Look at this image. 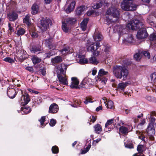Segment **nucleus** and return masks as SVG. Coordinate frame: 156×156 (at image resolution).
Segmentation results:
<instances>
[{
	"mask_svg": "<svg viewBox=\"0 0 156 156\" xmlns=\"http://www.w3.org/2000/svg\"><path fill=\"white\" fill-rule=\"evenodd\" d=\"M106 105L108 108L111 109L113 106V103L112 101H109Z\"/></svg>",
	"mask_w": 156,
	"mask_h": 156,
	"instance_id": "44",
	"label": "nucleus"
},
{
	"mask_svg": "<svg viewBox=\"0 0 156 156\" xmlns=\"http://www.w3.org/2000/svg\"><path fill=\"white\" fill-rule=\"evenodd\" d=\"M131 82L130 81L126 82H122L120 83L118 85L117 89L116 90L120 91V90L123 91L126 87L128 84H130Z\"/></svg>",
	"mask_w": 156,
	"mask_h": 156,
	"instance_id": "12",
	"label": "nucleus"
},
{
	"mask_svg": "<svg viewBox=\"0 0 156 156\" xmlns=\"http://www.w3.org/2000/svg\"><path fill=\"white\" fill-rule=\"evenodd\" d=\"M153 115L155 116H156V113L154 111H152L150 112V114L148 115V119L149 121L151 122L150 124L149 125H154V123L155 120V119Z\"/></svg>",
	"mask_w": 156,
	"mask_h": 156,
	"instance_id": "19",
	"label": "nucleus"
},
{
	"mask_svg": "<svg viewBox=\"0 0 156 156\" xmlns=\"http://www.w3.org/2000/svg\"><path fill=\"white\" fill-rule=\"evenodd\" d=\"M56 123V120L54 119H52L51 120L49 124L51 126H54Z\"/></svg>",
	"mask_w": 156,
	"mask_h": 156,
	"instance_id": "49",
	"label": "nucleus"
},
{
	"mask_svg": "<svg viewBox=\"0 0 156 156\" xmlns=\"http://www.w3.org/2000/svg\"><path fill=\"white\" fill-rule=\"evenodd\" d=\"M145 136H144L143 134H141V135L139 136V138L141 140L143 141H144V142H145Z\"/></svg>",
	"mask_w": 156,
	"mask_h": 156,
	"instance_id": "61",
	"label": "nucleus"
},
{
	"mask_svg": "<svg viewBox=\"0 0 156 156\" xmlns=\"http://www.w3.org/2000/svg\"><path fill=\"white\" fill-rule=\"evenodd\" d=\"M23 107L21 108L22 111H23L24 114H27L30 113L31 112L30 108L29 106H23Z\"/></svg>",
	"mask_w": 156,
	"mask_h": 156,
	"instance_id": "33",
	"label": "nucleus"
},
{
	"mask_svg": "<svg viewBox=\"0 0 156 156\" xmlns=\"http://www.w3.org/2000/svg\"><path fill=\"white\" fill-rule=\"evenodd\" d=\"M76 4V2L74 1H72L68 5L67 8L65 11L67 13H69L72 12L74 9Z\"/></svg>",
	"mask_w": 156,
	"mask_h": 156,
	"instance_id": "17",
	"label": "nucleus"
},
{
	"mask_svg": "<svg viewBox=\"0 0 156 156\" xmlns=\"http://www.w3.org/2000/svg\"><path fill=\"white\" fill-rule=\"evenodd\" d=\"M10 21H13L16 20L18 18V14L15 12H12L8 14Z\"/></svg>",
	"mask_w": 156,
	"mask_h": 156,
	"instance_id": "21",
	"label": "nucleus"
},
{
	"mask_svg": "<svg viewBox=\"0 0 156 156\" xmlns=\"http://www.w3.org/2000/svg\"><path fill=\"white\" fill-rule=\"evenodd\" d=\"M76 21V20L75 18H69L67 19L66 20L65 23H66L69 26H71L73 25V24L75 23Z\"/></svg>",
	"mask_w": 156,
	"mask_h": 156,
	"instance_id": "30",
	"label": "nucleus"
},
{
	"mask_svg": "<svg viewBox=\"0 0 156 156\" xmlns=\"http://www.w3.org/2000/svg\"><path fill=\"white\" fill-rule=\"evenodd\" d=\"M119 131L122 134H126L128 132V128L125 126H122L119 129Z\"/></svg>",
	"mask_w": 156,
	"mask_h": 156,
	"instance_id": "32",
	"label": "nucleus"
},
{
	"mask_svg": "<svg viewBox=\"0 0 156 156\" xmlns=\"http://www.w3.org/2000/svg\"><path fill=\"white\" fill-rule=\"evenodd\" d=\"M7 94L8 97L11 98H14L16 94V90L13 88L9 87L7 90Z\"/></svg>",
	"mask_w": 156,
	"mask_h": 156,
	"instance_id": "13",
	"label": "nucleus"
},
{
	"mask_svg": "<svg viewBox=\"0 0 156 156\" xmlns=\"http://www.w3.org/2000/svg\"><path fill=\"white\" fill-rule=\"evenodd\" d=\"M152 18L153 16H149L147 17V21L148 23L151 24H152V23H153V22L152 20Z\"/></svg>",
	"mask_w": 156,
	"mask_h": 156,
	"instance_id": "46",
	"label": "nucleus"
},
{
	"mask_svg": "<svg viewBox=\"0 0 156 156\" xmlns=\"http://www.w3.org/2000/svg\"><path fill=\"white\" fill-rule=\"evenodd\" d=\"M126 28L129 30H138L136 36L139 39L144 38L148 35L144 23L136 19L130 21L127 25Z\"/></svg>",
	"mask_w": 156,
	"mask_h": 156,
	"instance_id": "1",
	"label": "nucleus"
},
{
	"mask_svg": "<svg viewBox=\"0 0 156 156\" xmlns=\"http://www.w3.org/2000/svg\"><path fill=\"white\" fill-rule=\"evenodd\" d=\"M40 28L43 32L45 31L52 25V21L48 18H43L41 20Z\"/></svg>",
	"mask_w": 156,
	"mask_h": 156,
	"instance_id": "6",
	"label": "nucleus"
},
{
	"mask_svg": "<svg viewBox=\"0 0 156 156\" xmlns=\"http://www.w3.org/2000/svg\"><path fill=\"white\" fill-rule=\"evenodd\" d=\"M51 61L54 63H59L62 61V58L60 56H57L54 58L52 59Z\"/></svg>",
	"mask_w": 156,
	"mask_h": 156,
	"instance_id": "34",
	"label": "nucleus"
},
{
	"mask_svg": "<svg viewBox=\"0 0 156 156\" xmlns=\"http://www.w3.org/2000/svg\"><path fill=\"white\" fill-rule=\"evenodd\" d=\"M150 77L152 81H154L155 83H156V72L152 73Z\"/></svg>",
	"mask_w": 156,
	"mask_h": 156,
	"instance_id": "45",
	"label": "nucleus"
},
{
	"mask_svg": "<svg viewBox=\"0 0 156 156\" xmlns=\"http://www.w3.org/2000/svg\"><path fill=\"white\" fill-rule=\"evenodd\" d=\"M72 82L70 87L71 88L74 89H78L80 88H84L85 87L86 83L84 81H82L80 84L79 86V81L76 77H72L71 78Z\"/></svg>",
	"mask_w": 156,
	"mask_h": 156,
	"instance_id": "5",
	"label": "nucleus"
},
{
	"mask_svg": "<svg viewBox=\"0 0 156 156\" xmlns=\"http://www.w3.org/2000/svg\"><path fill=\"white\" fill-rule=\"evenodd\" d=\"M100 46V45L99 42L93 43L87 47V50L88 51H91L93 52V55L94 56H97L99 54L100 52L97 51L96 50Z\"/></svg>",
	"mask_w": 156,
	"mask_h": 156,
	"instance_id": "7",
	"label": "nucleus"
},
{
	"mask_svg": "<svg viewBox=\"0 0 156 156\" xmlns=\"http://www.w3.org/2000/svg\"><path fill=\"white\" fill-rule=\"evenodd\" d=\"M109 49L110 48L109 47L107 46H105L104 51L106 54H108L109 52Z\"/></svg>",
	"mask_w": 156,
	"mask_h": 156,
	"instance_id": "58",
	"label": "nucleus"
},
{
	"mask_svg": "<svg viewBox=\"0 0 156 156\" xmlns=\"http://www.w3.org/2000/svg\"><path fill=\"white\" fill-rule=\"evenodd\" d=\"M108 72L105 71L103 69H100L98 73V75L97 77V80L101 81V83L105 84L108 80V78L104 76L108 75Z\"/></svg>",
	"mask_w": 156,
	"mask_h": 156,
	"instance_id": "8",
	"label": "nucleus"
},
{
	"mask_svg": "<svg viewBox=\"0 0 156 156\" xmlns=\"http://www.w3.org/2000/svg\"><path fill=\"white\" fill-rule=\"evenodd\" d=\"M149 39L151 44H156V33H153L150 34Z\"/></svg>",
	"mask_w": 156,
	"mask_h": 156,
	"instance_id": "25",
	"label": "nucleus"
},
{
	"mask_svg": "<svg viewBox=\"0 0 156 156\" xmlns=\"http://www.w3.org/2000/svg\"><path fill=\"white\" fill-rule=\"evenodd\" d=\"M69 48L68 46H66L64 47L63 49L61 50L60 52L61 53H64V51H65V52L68 53L69 51Z\"/></svg>",
	"mask_w": 156,
	"mask_h": 156,
	"instance_id": "55",
	"label": "nucleus"
},
{
	"mask_svg": "<svg viewBox=\"0 0 156 156\" xmlns=\"http://www.w3.org/2000/svg\"><path fill=\"white\" fill-rule=\"evenodd\" d=\"M106 3L105 1L104 0H101L99 2L97 3L95 5L93 6L94 9H98L101 7L102 5H106Z\"/></svg>",
	"mask_w": 156,
	"mask_h": 156,
	"instance_id": "23",
	"label": "nucleus"
},
{
	"mask_svg": "<svg viewBox=\"0 0 156 156\" xmlns=\"http://www.w3.org/2000/svg\"><path fill=\"white\" fill-rule=\"evenodd\" d=\"M31 51L36 53L38 51H40L41 50V48L40 46H33L30 49Z\"/></svg>",
	"mask_w": 156,
	"mask_h": 156,
	"instance_id": "27",
	"label": "nucleus"
},
{
	"mask_svg": "<svg viewBox=\"0 0 156 156\" xmlns=\"http://www.w3.org/2000/svg\"><path fill=\"white\" fill-rule=\"evenodd\" d=\"M80 63L82 64L88 63V60L85 58H80L79 60Z\"/></svg>",
	"mask_w": 156,
	"mask_h": 156,
	"instance_id": "47",
	"label": "nucleus"
},
{
	"mask_svg": "<svg viewBox=\"0 0 156 156\" xmlns=\"http://www.w3.org/2000/svg\"><path fill=\"white\" fill-rule=\"evenodd\" d=\"M23 22L28 25H29L30 23V17L28 15L25 16V17L23 19Z\"/></svg>",
	"mask_w": 156,
	"mask_h": 156,
	"instance_id": "35",
	"label": "nucleus"
},
{
	"mask_svg": "<svg viewBox=\"0 0 156 156\" xmlns=\"http://www.w3.org/2000/svg\"><path fill=\"white\" fill-rule=\"evenodd\" d=\"M53 50H51L50 51L46 53H45V54L46 55V58H50V57L54 55L55 54V52L53 51Z\"/></svg>",
	"mask_w": 156,
	"mask_h": 156,
	"instance_id": "36",
	"label": "nucleus"
},
{
	"mask_svg": "<svg viewBox=\"0 0 156 156\" xmlns=\"http://www.w3.org/2000/svg\"><path fill=\"white\" fill-rule=\"evenodd\" d=\"M112 124H113V126H112V129L113 128L114 125L115 126L116 124V122H114V119H109L107 120L106 123L105 124V130H106V132L110 130L108 129H109V126H112ZM111 128H110V130H111Z\"/></svg>",
	"mask_w": 156,
	"mask_h": 156,
	"instance_id": "16",
	"label": "nucleus"
},
{
	"mask_svg": "<svg viewBox=\"0 0 156 156\" xmlns=\"http://www.w3.org/2000/svg\"><path fill=\"white\" fill-rule=\"evenodd\" d=\"M25 69L31 73H33L34 72V70L32 67L30 66H28L25 68Z\"/></svg>",
	"mask_w": 156,
	"mask_h": 156,
	"instance_id": "57",
	"label": "nucleus"
},
{
	"mask_svg": "<svg viewBox=\"0 0 156 156\" xmlns=\"http://www.w3.org/2000/svg\"><path fill=\"white\" fill-rule=\"evenodd\" d=\"M52 38L49 37L48 39L45 40V44L47 47H48L49 49L54 50L56 48V44L52 43Z\"/></svg>",
	"mask_w": 156,
	"mask_h": 156,
	"instance_id": "11",
	"label": "nucleus"
},
{
	"mask_svg": "<svg viewBox=\"0 0 156 156\" xmlns=\"http://www.w3.org/2000/svg\"><path fill=\"white\" fill-rule=\"evenodd\" d=\"M38 11V6L36 4H34L31 8V12L33 15L37 14Z\"/></svg>",
	"mask_w": 156,
	"mask_h": 156,
	"instance_id": "26",
	"label": "nucleus"
},
{
	"mask_svg": "<svg viewBox=\"0 0 156 156\" xmlns=\"http://www.w3.org/2000/svg\"><path fill=\"white\" fill-rule=\"evenodd\" d=\"M143 147V145L141 144L138 145L137 146V150L139 152H142L143 151L142 149Z\"/></svg>",
	"mask_w": 156,
	"mask_h": 156,
	"instance_id": "54",
	"label": "nucleus"
},
{
	"mask_svg": "<svg viewBox=\"0 0 156 156\" xmlns=\"http://www.w3.org/2000/svg\"><path fill=\"white\" fill-rule=\"evenodd\" d=\"M88 63L97 65L99 63L98 61L94 56H92L89 58Z\"/></svg>",
	"mask_w": 156,
	"mask_h": 156,
	"instance_id": "24",
	"label": "nucleus"
},
{
	"mask_svg": "<svg viewBox=\"0 0 156 156\" xmlns=\"http://www.w3.org/2000/svg\"><path fill=\"white\" fill-rule=\"evenodd\" d=\"M141 54L144 55L145 57H147L148 59L150 58V53L147 51H143Z\"/></svg>",
	"mask_w": 156,
	"mask_h": 156,
	"instance_id": "42",
	"label": "nucleus"
},
{
	"mask_svg": "<svg viewBox=\"0 0 156 156\" xmlns=\"http://www.w3.org/2000/svg\"><path fill=\"white\" fill-rule=\"evenodd\" d=\"M25 33V31L24 29L20 28L17 31L16 34L18 36H20L24 34Z\"/></svg>",
	"mask_w": 156,
	"mask_h": 156,
	"instance_id": "37",
	"label": "nucleus"
},
{
	"mask_svg": "<svg viewBox=\"0 0 156 156\" xmlns=\"http://www.w3.org/2000/svg\"><path fill=\"white\" fill-rule=\"evenodd\" d=\"M94 131L97 133L99 134L102 131L101 126L99 124L95 125L94 127Z\"/></svg>",
	"mask_w": 156,
	"mask_h": 156,
	"instance_id": "29",
	"label": "nucleus"
},
{
	"mask_svg": "<svg viewBox=\"0 0 156 156\" xmlns=\"http://www.w3.org/2000/svg\"><path fill=\"white\" fill-rule=\"evenodd\" d=\"M40 71L41 74L43 76L46 74V69L44 67H41Z\"/></svg>",
	"mask_w": 156,
	"mask_h": 156,
	"instance_id": "50",
	"label": "nucleus"
},
{
	"mask_svg": "<svg viewBox=\"0 0 156 156\" xmlns=\"http://www.w3.org/2000/svg\"><path fill=\"white\" fill-rule=\"evenodd\" d=\"M147 130L149 136H152L155 133V130L153 125H149Z\"/></svg>",
	"mask_w": 156,
	"mask_h": 156,
	"instance_id": "18",
	"label": "nucleus"
},
{
	"mask_svg": "<svg viewBox=\"0 0 156 156\" xmlns=\"http://www.w3.org/2000/svg\"><path fill=\"white\" fill-rule=\"evenodd\" d=\"M146 98L147 100L150 101H153L154 98L150 96H146Z\"/></svg>",
	"mask_w": 156,
	"mask_h": 156,
	"instance_id": "59",
	"label": "nucleus"
},
{
	"mask_svg": "<svg viewBox=\"0 0 156 156\" xmlns=\"http://www.w3.org/2000/svg\"><path fill=\"white\" fill-rule=\"evenodd\" d=\"M102 108L101 106H99L98 107L96 108V111L97 112H98L99 111L102 110Z\"/></svg>",
	"mask_w": 156,
	"mask_h": 156,
	"instance_id": "63",
	"label": "nucleus"
},
{
	"mask_svg": "<svg viewBox=\"0 0 156 156\" xmlns=\"http://www.w3.org/2000/svg\"><path fill=\"white\" fill-rule=\"evenodd\" d=\"M133 156H144L143 154H134Z\"/></svg>",
	"mask_w": 156,
	"mask_h": 156,
	"instance_id": "64",
	"label": "nucleus"
},
{
	"mask_svg": "<svg viewBox=\"0 0 156 156\" xmlns=\"http://www.w3.org/2000/svg\"><path fill=\"white\" fill-rule=\"evenodd\" d=\"M113 73L117 79H121L123 77L124 80L126 79L129 74L128 71L125 66L117 65L113 67Z\"/></svg>",
	"mask_w": 156,
	"mask_h": 156,
	"instance_id": "3",
	"label": "nucleus"
},
{
	"mask_svg": "<svg viewBox=\"0 0 156 156\" xmlns=\"http://www.w3.org/2000/svg\"><path fill=\"white\" fill-rule=\"evenodd\" d=\"M92 99L90 98H86V99H85V101H84V103L86 104H87L89 103L92 102L91 101Z\"/></svg>",
	"mask_w": 156,
	"mask_h": 156,
	"instance_id": "56",
	"label": "nucleus"
},
{
	"mask_svg": "<svg viewBox=\"0 0 156 156\" xmlns=\"http://www.w3.org/2000/svg\"><path fill=\"white\" fill-rule=\"evenodd\" d=\"M117 27L116 30L118 32L119 36L126 33H124L126 30V29L124 28L123 26L122 25H117Z\"/></svg>",
	"mask_w": 156,
	"mask_h": 156,
	"instance_id": "22",
	"label": "nucleus"
},
{
	"mask_svg": "<svg viewBox=\"0 0 156 156\" xmlns=\"http://www.w3.org/2000/svg\"><path fill=\"white\" fill-rule=\"evenodd\" d=\"M3 60L5 62L10 63H12L14 62L13 59L9 57H6V58H4L3 59Z\"/></svg>",
	"mask_w": 156,
	"mask_h": 156,
	"instance_id": "43",
	"label": "nucleus"
},
{
	"mask_svg": "<svg viewBox=\"0 0 156 156\" xmlns=\"http://www.w3.org/2000/svg\"><path fill=\"white\" fill-rule=\"evenodd\" d=\"M39 121L40 122L41 125L43 126L45 121V116H42L41 119L39 120Z\"/></svg>",
	"mask_w": 156,
	"mask_h": 156,
	"instance_id": "52",
	"label": "nucleus"
},
{
	"mask_svg": "<svg viewBox=\"0 0 156 156\" xmlns=\"http://www.w3.org/2000/svg\"><path fill=\"white\" fill-rule=\"evenodd\" d=\"M30 34L32 37L33 38H36L38 37V34L36 32L31 31L30 32Z\"/></svg>",
	"mask_w": 156,
	"mask_h": 156,
	"instance_id": "53",
	"label": "nucleus"
},
{
	"mask_svg": "<svg viewBox=\"0 0 156 156\" xmlns=\"http://www.w3.org/2000/svg\"><path fill=\"white\" fill-rule=\"evenodd\" d=\"M134 0H123L121 4L122 8L125 11H134L136 10L137 5L133 3Z\"/></svg>",
	"mask_w": 156,
	"mask_h": 156,
	"instance_id": "4",
	"label": "nucleus"
},
{
	"mask_svg": "<svg viewBox=\"0 0 156 156\" xmlns=\"http://www.w3.org/2000/svg\"><path fill=\"white\" fill-rule=\"evenodd\" d=\"M58 110V105L55 103L51 104L49 108L48 112L50 113L54 114L57 113Z\"/></svg>",
	"mask_w": 156,
	"mask_h": 156,
	"instance_id": "14",
	"label": "nucleus"
},
{
	"mask_svg": "<svg viewBox=\"0 0 156 156\" xmlns=\"http://www.w3.org/2000/svg\"><path fill=\"white\" fill-rule=\"evenodd\" d=\"M125 147H126L129 148L133 149L134 148L133 144L132 143H129L126 144L125 143Z\"/></svg>",
	"mask_w": 156,
	"mask_h": 156,
	"instance_id": "51",
	"label": "nucleus"
},
{
	"mask_svg": "<svg viewBox=\"0 0 156 156\" xmlns=\"http://www.w3.org/2000/svg\"><path fill=\"white\" fill-rule=\"evenodd\" d=\"M85 6L83 5L81 6L78 7L76 10V15H80L84 11Z\"/></svg>",
	"mask_w": 156,
	"mask_h": 156,
	"instance_id": "28",
	"label": "nucleus"
},
{
	"mask_svg": "<svg viewBox=\"0 0 156 156\" xmlns=\"http://www.w3.org/2000/svg\"><path fill=\"white\" fill-rule=\"evenodd\" d=\"M67 67V65L62 63L58 65L56 71L57 77L60 83L65 85H68L67 78L66 76V73Z\"/></svg>",
	"mask_w": 156,
	"mask_h": 156,
	"instance_id": "2",
	"label": "nucleus"
},
{
	"mask_svg": "<svg viewBox=\"0 0 156 156\" xmlns=\"http://www.w3.org/2000/svg\"><path fill=\"white\" fill-rule=\"evenodd\" d=\"M89 20L88 18H84L81 23L80 26L83 31H85L86 30Z\"/></svg>",
	"mask_w": 156,
	"mask_h": 156,
	"instance_id": "20",
	"label": "nucleus"
},
{
	"mask_svg": "<svg viewBox=\"0 0 156 156\" xmlns=\"http://www.w3.org/2000/svg\"><path fill=\"white\" fill-rule=\"evenodd\" d=\"M93 37L94 40L96 41H100L103 38L102 34L98 30H95Z\"/></svg>",
	"mask_w": 156,
	"mask_h": 156,
	"instance_id": "15",
	"label": "nucleus"
},
{
	"mask_svg": "<svg viewBox=\"0 0 156 156\" xmlns=\"http://www.w3.org/2000/svg\"><path fill=\"white\" fill-rule=\"evenodd\" d=\"M91 146V144H89L88 146H87V147L85 148L84 150L82 151V152H81V154H84L87 152L90 149Z\"/></svg>",
	"mask_w": 156,
	"mask_h": 156,
	"instance_id": "39",
	"label": "nucleus"
},
{
	"mask_svg": "<svg viewBox=\"0 0 156 156\" xmlns=\"http://www.w3.org/2000/svg\"><path fill=\"white\" fill-rule=\"evenodd\" d=\"M32 61L34 64L40 62L41 60V59L37 57H34L32 58Z\"/></svg>",
	"mask_w": 156,
	"mask_h": 156,
	"instance_id": "38",
	"label": "nucleus"
},
{
	"mask_svg": "<svg viewBox=\"0 0 156 156\" xmlns=\"http://www.w3.org/2000/svg\"><path fill=\"white\" fill-rule=\"evenodd\" d=\"M52 152L54 154H57L58 152V148L56 146L52 147L51 149Z\"/></svg>",
	"mask_w": 156,
	"mask_h": 156,
	"instance_id": "41",
	"label": "nucleus"
},
{
	"mask_svg": "<svg viewBox=\"0 0 156 156\" xmlns=\"http://www.w3.org/2000/svg\"><path fill=\"white\" fill-rule=\"evenodd\" d=\"M8 27L9 30L10 32H12L14 31V28L11 26V24L9 23H8Z\"/></svg>",
	"mask_w": 156,
	"mask_h": 156,
	"instance_id": "60",
	"label": "nucleus"
},
{
	"mask_svg": "<svg viewBox=\"0 0 156 156\" xmlns=\"http://www.w3.org/2000/svg\"><path fill=\"white\" fill-rule=\"evenodd\" d=\"M22 95L20 100L19 101L21 106L26 105L30 101V98L28 94L26 93H24L23 94L21 91Z\"/></svg>",
	"mask_w": 156,
	"mask_h": 156,
	"instance_id": "9",
	"label": "nucleus"
},
{
	"mask_svg": "<svg viewBox=\"0 0 156 156\" xmlns=\"http://www.w3.org/2000/svg\"><path fill=\"white\" fill-rule=\"evenodd\" d=\"M107 14L111 15L114 17L118 18L119 15V11L115 7H111L106 11Z\"/></svg>",
	"mask_w": 156,
	"mask_h": 156,
	"instance_id": "10",
	"label": "nucleus"
},
{
	"mask_svg": "<svg viewBox=\"0 0 156 156\" xmlns=\"http://www.w3.org/2000/svg\"><path fill=\"white\" fill-rule=\"evenodd\" d=\"M134 58L136 61H139L141 58L140 53H136L133 56Z\"/></svg>",
	"mask_w": 156,
	"mask_h": 156,
	"instance_id": "40",
	"label": "nucleus"
},
{
	"mask_svg": "<svg viewBox=\"0 0 156 156\" xmlns=\"http://www.w3.org/2000/svg\"><path fill=\"white\" fill-rule=\"evenodd\" d=\"M94 12L93 10H92L90 11H88L87 12V14L88 16H90L92 15Z\"/></svg>",
	"mask_w": 156,
	"mask_h": 156,
	"instance_id": "62",
	"label": "nucleus"
},
{
	"mask_svg": "<svg viewBox=\"0 0 156 156\" xmlns=\"http://www.w3.org/2000/svg\"><path fill=\"white\" fill-rule=\"evenodd\" d=\"M105 21L106 22V23L108 25H109L112 23V22H114V21L112 20V19H110L109 17H106Z\"/></svg>",
	"mask_w": 156,
	"mask_h": 156,
	"instance_id": "48",
	"label": "nucleus"
},
{
	"mask_svg": "<svg viewBox=\"0 0 156 156\" xmlns=\"http://www.w3.org/2000/svg\"><path fill=\"white\" fill-rule=\"evenodd\" d=\"M69 25H68L65 22L62 23V29L64 32L67 33L68 32L69 30Z\"/></svg>",
	"mask_w": 156,
	"mask_h": 156,
	"instance_id": "31",
	"label": "nucleus"
}]
</instances>
